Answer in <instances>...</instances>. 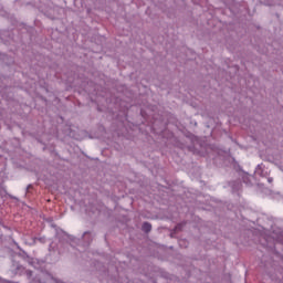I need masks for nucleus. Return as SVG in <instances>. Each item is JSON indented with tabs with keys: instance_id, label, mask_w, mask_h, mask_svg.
Returning a JSON list of instances; mask_svg holds the SVG:
<instances>
[{
	"instance_id": "nucleus-1",
	"label": "nucleus",
	"mask_w": 283,
	"mask_h": 283,
	"mask_svg": "<svg viewBox=\"0 0 283 283\" xmlns=\"http://www.w3.org/2000/svg\"><path fill=\"white\" fill-rule=\"evenodd\" d=\"M143 231H145L146 233H149V231H151V224L149 223H144L143 224Z\"/></svg>"
}]
</instances>
